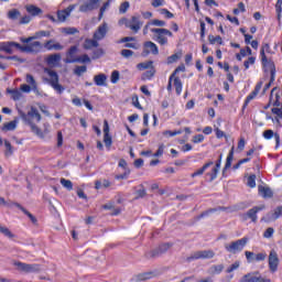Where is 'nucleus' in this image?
Returning <instances> with one entry per match:
<instances>
[{"label":"nucleus","mask_w":282,"mask_h":282,"mask_svg":"<svg viewBox=\"0 0 282 282\" xmlns=\"http://www.w3.org/2000/svg\"><path fill=\"white\" fill-rule=\"evenodd\" d=\"M192 142L194 144H199V143L204 142V134L194 135L193 139H192Z\"/></svg>","instance_id":"60"},{"label":"nucleus","mask_w":282,"mask_h":282,"mask_svg":"<svg viewBox=\"0 0 282 282\" xmlns=\"http://www.w3.org/2000/svg\"><path fill=\"white\" fill-rule=\"evenodd\" d=\"M1 234L7 237V239H14L17 237L10 229L7 227H1Z\"/></svg>","instance_id":"40"},{"label":"nucleus","mask_w":282,"mask_h":282,"mask_svg":"<svg viewBox=\"0 0 282 282\" xmlns=\"http://www.w3.org/2000/svg\"><path fill=\"white\" fill-rule=\"evenodd\" d=\"M107 36V23H104L98 26V29L94 33L95 41H102Z\"/></svg>","instance_id":"18"},{"label":"nucleus","mask_w":282,"mask_h":282,"mask_svg":"<svg viewBox=\"0 0 282 282\" xmlns=\"http://www.w3.org/2000/svg\"><path fill=\"white\" fill-rule=\"evenodd\" d=\"M149 54H153L154 56H158V54H160V50L158 48L156 43H153L151 41L143 43L142 56H149Z\"/></svg>","instance_id":"11"},{"label":"nucleus","mask_w":282,"mask_h":282,"mask_svg":"<svg viewBox=\"0 0 282 282\" xmlns=\"http://www.w3.org/2000/svg\"><path fill=\"white\" fill-rule=\"evenodd\" d=\"M44 74H47L48 78H44L45 83L51 85V87L57 93L63 94L65 91V87L58 83V73L52 70L50 68L44 69Z\"/></svg>","instance_id":"1"},{"label":"nucleus","mask_w":282,"mask_h":282,"mask_svg":"<svg viewBox=\"0 0 282 282\" xmlns=\"http://www.w3.org/2000/svg\"><path fill=\"white\" fill-rule=\"evenodd\" d=\"M76 63H91V58H89V55L84 54V55L77 57Z\"/></svg>","instance_id":"57"},{"label":"nucleus","mask_w":282,"mask_h":282,"mask_svg":"<svg viewBox=\"0 0 282 282\" xmlns=\"http://www.w3.org/2000/svg\"><path fill=\"white\" fill-rule=\"evenodd\" d=\"M219 169L220 167H217V165H215L212 171L209 173H207V177H209V181L210 182H215V180H217V175L219 173Z\"/></svg>","instance_id":"35"},{"label":"nucleus","mask_w":282,"mask_h":282,"mask_svg":"<svg viewBox=\"0 0 282 282\" xmlns=\"http://www.w3.org/2000/svg\"><path fill=\"white\" fill-rule=\"evenodd\" d=\"M110 80H111L112 85H116V83H118L120 80V72L113 70L111 73Z\"/></svg>","instance_id":"49"},{"label":"nucleus","mask_w":282,"mask_h":282,"mask_svg":"<svg viewBox=\"0 0 282 282\" xmlns=\"http://www.w3.org/2000/svg\"><path fill=\"white\" fill-rule=\"evenodd\" d=\"M43 50V44L41 42L35 41V42H29L26 45H22L21 52H25L26 54H39Z\"/></svg>","instance_id":"9"},{"label":"nucleus","mask_w":282,"mask_h":282,"mask_svg":"<svg viewBox=\"0 0 282 282\" xmlns=\"http://www.w3.org/2000/svg\"><path fill=\"white\" fill-rule=\"evenodd\" d=\"M267 258H268V253L265 252H260L254 257L256 261H265Z\"/></svg>","instance_id":"63"},{"label":"nucleus","mask_w":282,"mask_h":282,"mask_svg":"<svg viewBox=\"0 0 282 282\" xmlns=\"http://www.w3.org/2000/svg\"><path fill=\"white\" fill-rule=\"evenodd\" d=\"M59 62H61V54L59 53L51 54L46 58L47 65H56V63H59Z\"/></svg>","instance_id":"29"},{"label":"nucleus","mask_w":282,"mask_h":282,"mask_svg":"<svg viewBox=\"0 0 282 282\" xmlns=\"http://www.w3.org/2000/svg\"><path fill=\"white\" fill-rule=\"evenodd\" d=\"M20 50L21 52V47L22 45L15 42H4L1 44V50H3V52H7L8 54H12V50L13 48Z\"/></svg>","instance_id":"20"},{"label":"nucleus","mask_w":282,"mask_h":282,"mask_svg":"<svg viewBox=\"0 0 282 282\" xmlns=\"http://www.w3.org/2000/svg\"><path fill=\"white\" fill-rule=\"evenodd\" d=\"M138 69H149L150 67H153V62H145L138 64Z\"/></svg>","instance_id":"58"},{"label":"nucleus","mask_w":282,"mask_h":282,"mask_svg":"<svg viewBox=\"0 0 282 282\" xmlns=\"http://www.w3.org/2000/svg\"><path fill=\"white\" fill-rule=\"evenodd\" d=\"M273 236H274V228L272 227L267 228L265 231L263 232L264 239H272Z\"/></svg>","instance_id":"53"},{"label":"nucleus","mask_w":282,"mask_h":282,"mask_svg":"<svg viewBox=\"0 0 282 282\" xmlns=\"http://www.w3.org/2000/svg\"><path fill=\"white\" fill-rule=\"evenodd\" d=\"M94 83L97 87H106L107 86V75L98 74L94 77Z\"/></svg>","instance_id":"25"},{"label":"nucleus","mask_w":282,"mask_h":282,"mask_svg":"<svg viewBox=\"0 0 282 282\" xmlns=\"http://www.w3.org/2000/svg\"><path fill=\"white\" fill-rule=\"evenodd\" d=\"M14 207L19 208V210H22L24 213V215H28L29 218L31 219L32 224H36V217H34V215H32L30 212H28V209H25L23 206H21V204L15 203Z\"/></svg>","instance_id":"32"},{"label":"nucleus","mask_w":282,"mask_h":282,"mask_svg":"<svg viewBox=\"0 0 282 282\" xmlns=\"http://www.w3.org/2000/svg\"><path fill=\"white\" fill-rule=\"evenodd\" d=\"M104 142H105L106 147H111V144H112L111 135L104 134Z\"/></svg>","instance_id":"64"},{"label":"nucleus","mask_w":282,"mask_h":282,"mask_svg":"<svg viewBox=\"0 0 282 282\" xmlns=\"http://www.w3.org/2000/svg\"><path fill=\"white\" fill-rule=\"evenodd\" d=\"M212 274H221L224 272V264H216L210 267Z\"/></svg>","instance_id":"42"},{"label":"nucleus","mask_w":282,"mask_h":282,"mask_svg":"<svg viewBox=\"0 0 282 282\" xmlns=\"http://www.w3.org/2000/svg\"><path fill=\"white\" fill-rule=\"evenodd\" d=\"M275 12L278 15V21H281V12H282V0H278L275 3Z\"/></svg>","instance_id":"47"},{"label":"nucleus","mask_w":282,"mask_h":282,"mask_svg":"<svg viewBox=\"0 0 282 282\" xmlns=\"http://www.w3.org/2000/svg\"><path fill=\"white\" fill-rule=\"evenodd\" d=\"M10 94L13 100H21V98H23V93H21L19 89H13L10 91Z\"/></svg>","instance_id":"44"},{"label":"nucleus","mask_w":282,"mask_h":282,"mask_svg":"<svg viewBox=\"0 0 282 282\" xmlns=\"http://www.w3.org/2000/svg\"><path fill=\"white\" fill-rule=\"evenodd\" d=\"M17 129V121H10L3 124L2 131H14Z\"/></svg>","instance_id":"39"},{"label":"nucleus","mask_w":282,"mask_h":282,"mask_svg":"<svg viewBox=\"0 0 282 282\" xmlns=\"http://www.w3.org/2000/svg\"><path fill=\"white\" fill-rule=\"evenodd\" d=\"M13 265L17 268V270H19V272H25V274L41 272V265L39 264H28L25 262L15 261Z\"/></svg>","instance_id":"3"},{"label":"nucleus","mask_w":282,"mask_h":282,"mask_svg":"<svg viewBox=\"0 0 282 282\" xmlns=\"http://www.w3.org/2000/svg\"><path fill=\"white\" fill-rule=\"evenodd\" d=\"M235 159V147L231 148L225 163V167L223 170V173H226L230 166H232V160Z\"/></svg>","instance_id":"27"},{"label":"nucleus","mask_w":282,"mask_h":282,"mask_svg":"<svg viewBox=\"0 0 282 282\" xmlns=\"http://www.w3.org/2000/svg\"><path fill=\"white\" fill-rule=\"evenodd\" d=\"M259 194L265 198L272 197L274 194L272 193V189L270 187H265L263 185L258 186Z\"/></svg>","instance_id":"28"},{"label":"nucleus","mask_w":282,"mask_h":282,"mask_svg":"<svg viewBox=\"0 0 282 282\" xmlns=\"http://www.w3.org/2000/svg\"><path fill=\"white\" fill-rule=\"evenodd\" d=\"M87 72V66H76L74 69L75 76H83Z\"/></svg>","instance_id":"46"},{"label":"nucleus","mask_w":282,"mask_h":282,"mask_svg":"<svg viewBox=\"0 0 282 282\" xmlns=\"http://www.w3.org/2000/svg\"><path fill=\"white\" fill-rule=\"evenodd\" d=\"M213 164H215L213 161H208L199 170H197L196 172L192 173L191 177H199V175H204V173H206V171L208 169H210V166H213Z\"/></svg>","instance_id":"23"},{"label":"nucleus","mask_w":282,"mask_h":282,"mask_svg":"<svg viewBox=\"0 0 282 282\" xmlns=\"http://www.w3.org/2000/svg\"><path fill=\"white\" fill-rule=\"evenodd\" d=\"M59 182H61L62 186H64V188H66L67 191H73L74 184L72 183V181L66 180V178H61Z\"/></svg>","instance_id":"41"},{"label":"nucleus","mask_w":282,"mask_h":282,"mask_svg":"<svg viewBox=\"0 0 282 282\" xmlns=\"http://www.w3.org/2000/svg\"><path fill=\"white\" fill-rule=\"evenodd\" d=\"M76 54H78V46L74 45L70 46L69 50L66 53V58L64 59L65 63H76L77 58Z\"/></svg>","instance_id":"16"},{"label":"nucleus","mask_w":282,"mask_h":282,"mask_svg":"<svg viewBox=\"0 0 282 282\" xmlns=\"http://www.w3.org/2000/svg\"><path fill=\"white\" fill-rule=\"evenodd\" d=\"M247 185L249 186V188H254V186H257V175H250L247 178Z\"/></svg>","instance_id":"45"},{"label":"nucleus","mask_w":282,"mask_h":282,"mask_svg":"<svg viewBox=\"0 0 282 282\" xmlns=\"http://www.w3.org/2000/svg\"><path fill=\"white\" fill-rule=\"evenodd\" d=\"M99 43L96 41V39H86L84 42V50H93V47H98Z\"/></svg>","instance_id":"30"},{"label":"nucleus","mask_w":282,"mask_h":282,"mask_svg":"<svg viewBox=\"0 0 282 282\" xmlns=\"http://www.w3.org/2000/svg\"><path fill=\"white\" fill-rule=\"evenodd\" d=\"M109 186H112V183L109 182L108 180L96 181V182H95V188H96L97 191H100V188H109Z\"/></svg>","instance_id":"31"},{"label":"nucleus","mask_w":282,"mask_h":282,"mask_svg":"<svg viewBox=\"0 0 282 282\" xmlns=\"http://www.w3.org/2000/svg\"><path fill=\"white\" fill-rule=\"evenodd\" d=\"M109 6H111V2L109 0H107L106 3H104V6L100 8L99 11V19H102L105 12L107 11V8H109Z\"/></svg>","instance_id":"55"},{"label":"nucleus","mask_w":282,"mask_h":282,"mask_svg":"<svg viewBox=\"0 0 282 282\" xmlns=\"http://www.w3.org/2000/svg\"><path fill=\"white\" fill-rule=\"evenodd\" d=\"M182 58V53H176L167 57V65H173Z\"/></svg>","instance_id":"38"},{"label":"nucleus","mask_w":282,"mask_h":282,"mask_svg":"<svg viewBox=\"0 0 282 282\" xmlns=\"http://www.w3.org/2000/svg\"><path fill=\"white\" fill-rule=\"evenodd\" d=\"M260 210H265V205L252 207L246 214H242V221H248V219H251L253 224H257V219H259L257 213H260Z\"/></svg>","instance_id":"5"},{"label":"nucleus","mask_w":282,"mask_h":282,"mask_svg":"<svg viewBox=\"0 0 282 282\" xmlns=\"http://www.w3.org/2000/svg\"><path fill=\"white\" fill-rule=\"evenodd\" d=\"M98 3H100V0H88L79 7V12H91V10L98 8Z\"/></svg>","instance_id":"15"},{"label":"nucleus","mask_w":282,"mask_h":282,"mask_svg":"<svg viewBox=\"0 0 282 282\" xmlns=\"http://www.w3.org/2000/svg\"><path fill=\"white\" fill-rule=\"evenodd\" d=\"M241 263L239 261L234 262L227 270V274H230L231 272H235V270H239V267Z\"/></svg>","instance_id":"52"},{"label":"nucleus","mask_w":282,"mask_h":282,"mask_svg":"<svg viewBox=\"0 0 282 282\" xmlns=\"http://www.w3.org/2000/svg\"><path fill=\"white\" fill-rule=\"evenodd\" d=\"M172 83H173V87L176 91V96H182V89L184 87L182 79H180V77H174Z\"/></svg>","instance_id":"26"},{"label":"nucleus","mask_w":282,"mask_h":282,"mask_svg":"<svg viewBox=\"0 0 282 282\" xmlns=\"http://www.w3.org/2000/svg\"><path fill=\"white\" fill-rule=\"evenodd\" d=\"M74 10H76V6L75 4H70L68 8L58 11L57 12V19L58 21H61L62 23L64 21H66L67 17H69V14H72V12H74Z\"/></svg>","instance_id":"17"},{"label":"nucleus","mask_w":282,"mask_h":282,"mask_svg":"<svg viewBox=\"0 0 282 282\" xmlns=\"http://www.w3.org/2000/svg\"><path fill=\"white\" fill-rule=\"evenodd\" d=\"M171 248L170 243H163L158 249V254H163V252H166Z\"/></svg>","instance_id":"59"},{"label":"nucleus","mask_w":282,"mask_h":282,"mask_svg":"<svg viewBox=\"0 0 282 282\" xmlns=\"http://www.w3.org/2000/svg\"><path fill=\"white\" fill-rule=\"evenodd\" d=\"M129 8H130L129 1H124L123 3H121L119 7L120 14H127V10H129Z\"/></svg>","instance_id":"48"},{"label":"nucleus","mask_w":282,"mask_h":282,"mask_svg":"<svg viewBox=\"0 0 282 282\" xmlns=\"http://www.w3.org/2000/svg\"><path fill=\"white\" fill-rule=\"evenodd\" d=\"M8 19L11 21H17L21 17V11L19 9H12L7 13Z\"/></svg>","instance_id":"34"},{"label":"nucleus","mask_w":282,"mask_h":282,"mask_svg":"<svg viewBox=\"0 0 282 282\" xmlns=\"http://www.w3.org/2000/svg\"><path fill=\"white\" fill-rule=\"evenodd\" d=\"M160 30L164 29H150V32H152L153 35V41L155 43H159V45H169V37H166L165 32H160Z\"/></svg>","instance_id":"10"},{"label":"nucleus","mask_w":282,"mask_h":282,"mask_svg":"<svg viewBox=\"0 0 282 282\" xmlns=\"http://www.w3.org/2000/svg\"><path fill=\"white\" fill-rule=\"evenodd\" d=\"M45 50H47L48 52H52V50H55V52H61L62 50H64L63 44L61 43H55L54 40H48L46 41V43L44 44Z\"/></svg>","instance_id":"21"},{"label":"nucleus","mask_w":282,"mask_h":282,"mask_svg":"<svg viewBox=\"0 0 282 282\" xmlns=\"http://www.w3.org/2000/svg\"><path fill=\"white\" fill-rule=\"evenodd\" d=\"M263 87V82H259L254 89L247 96L245 104H243V109L250 105L251 100H254L257 96L259 95V91H261V88Z\"/></svg>","instance_id":"13"},{"label":"nucleus","mask_w":282,"mask_h":282,"mask_svg":"<svg viewBox=\"0 0 282 282\" xmlns=\"http://www.w3.org/2000/svg\"><path fill=\"white\" fill-rule=\"evenodd\" d=\"M180 72H186V66H184V64L177 66L170 76H173V78H175L177 77V74H180Z\"/></svg>","instance_id":"54"},{"label":"nucleus","mask_w":282,"mask_h":282,"mask_svg":"<svg viewBox=\"0 0 282 282\" xmlns=\"http://www.w3.org/2000/svg\"><path fill=\"white\" fill-rule=\"evenodd\" d=\"M262 67L265 69V72H271V83H274V73L276 72V67L274 66V61H272V57L263 56L260 57Z\"/></svg>","instance_id":"7"},{"label":"nucleus","mask_w":282,"mask_h":282,"mask_svg":"<svg viewBox=\"0 0 282 282\" xmlns=\"http://www.w3.org/2000/svg\"><path fill=\"white\" fill-rule=\"evenodd\" d=\"M240 55L242 57L252 56V48H250V46H247L246 48H241L240 50Z\"/></svg>","instance_id":"56"},{"label":"nucleus","mask_w":282,"mask_h":282,"mask_svg":"<svg viewBox=\"0 0 282 282\" xmlns=\"http://www.w3.org/2000/svg\"><path fill=\"white\" fill-rule=\"evenodd\" d=\"M142 21H140V15H133L129 20V30L133 31L134 34H138L142 29Z\"/></svg>","instance_id":"14"},{"label":"nucleus","mask_w":282,"mask_h":282,"mask_svg":"<svg viewBox=\"0 0 282 282\" xmlns=\"http://www.w3.org/2000/svg\"><path fill=\"white\" fill-rule=\"evenodd\" d=\"M21 118L24 120V122H28V124H31L32 120L41 122V113H39V110L34 107H31V110L26 115L21 112Z\"/></svg>","instance_id":"8"},{"label":"nucleus","mask_w":282,"mask_h":282,"mask_svg":"<svg viewBox=\"0 0 282 282\" xmlns=\"http://www.w3.org/2000/svg\"><path fill=\"white\" fill-rule=\"evenodd\" d=\"M43 36L48 37L50 31H39L35 33V36L21 37L20 41H21V43H31L32 41H34V39H43Z\"/></svg>","instance_id":"22"},{"label":"nucleus","mask_w":282,"mask_h":282,"mask_svg":"<svg viewBox=\"0 0 282 282\" xmlns=\"http://www.w3.org/2000/svg\"><path fill=\"white\" fill-rule=\"evenodd\" d=\"M208 41L210 45H215V43H218V45H224V40L221 36H215V35H208Z\"/></svg>","instance_id":"37"},{"label":"nucleus","mask_w":282,"mask_h":282,"mask_svg":"<svg viewBox=\"0 0 282 282\" xmlns=\"http://www.w3.org/2000/svg\"><path fill=\"white\" fill-rule=\"evenodd\" d=\"M215 257V251L213 250H200L192 253L189 257H187L186 261L191 263V261H195L197 259H213Z\"/></svg>","instance_id":"6"},{"label":"nucleus","mask_w":282,"mask_h":282,"mask_svg":"<svg viewBox=\"0 0 282 282\" xmlns=\"http://www.w3.org/2000/svg\"><path fill=\"white\" fill-rule=\"evenodd\" d=\"M256 61H257V57H253V56L248 57V59L245 61L243 63L245 69H250V65H254Z\"/></svg>","instance_id":"50"},{"label":"nucleus","mask_w":282,"mask_h":282,"mask_svg":"<svg viewBox=\"0 0 282 282\" xmlns=\"http://www.w3.org/2000/svg\"><path fill=\"white\" fill-rule=\"evenodd\" d=\"M101 56H105V50L97 48L93 53V59L96 61L97 58H100Z\"/></svg>","instance_id":"51"},{"label":"nucleus","mask_w":282,"mask_h":282,"mask_svg":"<svg viewBox=\"0 0 282 282\" xmlns=\"http://www.w3.org/2000/svg\"><path fill=\"white\" fill-rule=\"evenodd\" d=\"M272 50L270 48V44H263L260 50V57L268 56Z\"/></svg>","instance_id":"43"},{"label":"nucleus","mask_w":282,"mask_h":282,"mask_svg":"<svg viewBox=\"0 0 282 282\" xmlns=\"http://www.w3.org/2000/svg\"><path fill=\"white\" fill-rule=\"evenodd\" d=\"M25 83H26V85H29V87H31L32 89H36V86H39V84L36 83V79H34V76H32L31 74H26V76H25Z\"/></svg>","instance_id":"33"},{"label":"nucleus","mask_w":282,"mask_h":282,"mask_svg":"<svg viewBox=\"0 0 282 282\" xmlns=\"http://www.w3.org/2000/svg\"><path fill=\"white\" fill-rule=\"evenodd\" d=\"M281 263V260L279 259V253L276 250L272 249L268 257V265L269 271L274 274L279 270V264Z\"/></svg>","instance_id":"4"},{"label":"nucleus","mask_w":282,"mask_h":282,"mask_svg":"<svg viewBox=\"0 0 282 282\" xmlns=\"http://www.w3.org/2000/svg\"><path fill=\"white\" fill-rule=\"evenodd\" d=\"M25 10L31 14V17H39V14H43V10L34 4L26 6Z\"/></svg>","instance_id":"24"},{"label":"nucleus","mask_w":282,"mask_h":282,"mask_svg":"<svg viewBox=\"0 0 282 282\" xmlns=\"http://www.w3.org/2000/svg\"><path fill=\"white\" fill-rule=\"evenodd\" d=\"M20 91H23V94H30V91H32V88L28 84H22L20 86Z\"/></svg>","instance_id":"62"},{"label":"nucleus","mask_w":282,"mask_h":282,"mask_svg":"<svg viewBox=\"0 0 282 282\" xmlns=\"http://www.w3.org/2000/svg\"><path fill=\"white\" fill-rule=\"evenodd\" d=\"M240 282H265L263 276H261V273L259 271L250 272L245 274L241 279Z\"/></svg>","instance_id":"12"},{"label":"nucleus","mask_w":282,"mask_h":282,"mask_svg":"<svg viewBox=\"0 0 282 282\" xmlns=\"http://www.w3.org/2000/svg\"><path fill=\"white\" fill-rule=\"evenodd\" d=\"M247 245H248V238L243 237L236 241H231L230 243H226L225 250L227 252H230L231 254H237V253L241 252L246 248Z\"/></svg>","instance_id":"2"},{"label":"nucleus","mask_w":282,"mask_h":282,"mask_svg":"<svg viewBox=\"0 0 282 282\" xmlns=\"http://www.w3.org/2000/svg\"><path fill=\"white\" fill-rule=\"evenodd\" d=\"M282 217V206H278L272 213L267 214V221H276V219Z\"/></svg>","instance_id":"19"},{"label":"nucleus","mask_w":282,"mask_h":282,"mask_svg":"<svg viewBox=\"0 0 282 282\" xmlns=\"http://www.w3.org/2000/svg\"><path fill=\"white\" fill-rule=\"evenodd\" d=\"M121 56H123V58H131V56H133V51L123 48L121 51Z\"/></svg>","instance_id":"61"},{"label":"nucleus","mask_w":282,"mask_h":282,"mask_svg":"<svg viewBox=\"0 0 282 282\" xmlns=\"http://www.w3.org/2000/svg\"><path fill=\"white\" fill-rule=\"evenodd\" d=\"M14 153V148H12V144L9 143L8 140L4 141V155L7 158H10Z\"/></svg>","instance_id":"36"}]
</instances>
